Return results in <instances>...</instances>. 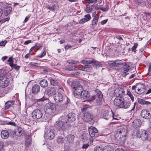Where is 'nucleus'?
<instances>
[{
    "instance_id": "nucleus-1",
    "label": "nucleus",
    "mask_w": 151,
    "mask_h": 151,
    "mask_svg": "<svg viewBox=\"0 0 151 151\" xmlns=\"http://www.w3.org/2000/svg\"><path fill=\"white\" fill-rule=\"evenodd\" d=\"M82 63L83 64H84V65L81 66L80 67V70L87 72L90 71L91 69V65L89 64L93 63V66L96 68L97 67H101L102 66L100 62L96 61L94 59L83 60L82 61Z\"/></svg>"
},
{
    "instance_id": "nucleus-2",
    "label": "nucleus",
    "mask_w": 151,
    "mask_h": 151,
    "mask_svg": "<svg viewBox=\"0 0 151 151\" xmlns=\"http://www.w3.org/2000/svg\"><path fill=\"white\" fill-rule=\"evenodd\" d=\"M54 98L56 102L63 103L61 105V106L64 109L67 108L68 105L70 101L67 96H63L60 93H56L54 96Z\"/></svg>"
},
{
    "instance_id": "nucleus-3",
    "label": "nucleus",
    "mask_w": 151,
    "mask_h": 151,
    "mask_svg": "<svg viewBox=\"0 0 151 151\" xmlns=\"http://www.w3.org/2000/svg\"><path fill=\"white\" fill-rule=\"evenodd\" d=\"M67 124V122H65V120L62 116L55 122L54 124V126L57 130L64 131L68 127Z\"/></svg>"
},
{
    "instance_id": "nucleus-4",
    "label": "nucleus",
    "mask_w": 151,
    "mask_h": 151,
    "mask_svg": "<svg viewBox=\"0 0 151 151\" xmlns=\"http://www.w3.org/2000/svg\"><path fill=\"white\" fill-rule=\"evenodd\" d=\"M56 106L54 104L49 103L47 105L45 112L48 114L54 115L56 114Z\"/></svg>"
},
{
    "instance_id": "nucleus-5",
    "label": "nucleus",
    "mask_w": 151,
    "mask_h": 151,
    "mask_svg": "<svg viewBox=\"0 0 151 151\" xmlns=\"http://www.w3.org/2000/svg\"><path fill=\"white\" fill-rule=\"evenodd\" d=\"M63 119L67 123V125L69 126L70 123L74 122L76 119V116L74 113H69L67 116H62Z\"/></svg>"
},
{
    "instance_id": "nucleus-6",
    "label": "nucleus",
    "mask_w": 151,
    "mask_h": 151,
    "mask_svg": "<svg viewBox=\"0 0 151 151\" xmlns=\"http://www.w3.org/2000/svg\"><path fill=\"white\" fill-rule=\"evenodd\" d=\"M73 91L74 92L75 97L79 98L80 96L83 91V89L81 86L78 85L76 87H73Z\"/></svg>"
},
{
    "instance_id": "nucleus-7",
    "label": "nucleus",
    "mask_w": 151,
    "mask_h": 151,
    "mask_svg": "<svg viewBox=\"0 0 151 151\" xmlns=\"http://www.w3.org/2000/svg\"><path fill=\"white\" fill-rule=\"evenodd\" d=\"M43 116V114L42 111L39 109L34 110L32 112V116L35 119H39L42 118Z\"/></svg>"
},
{
    "instance_id": "nucleus-8",
    "label": "nucleus",
    "mask_w": 151,
    "mask_h": 151,
    "mask_svg": "<svg viewBox=\"0 0 151 151\" xmlns=\"http://www.w3.org/2000/svg\"><path fill=\"white\" fill-rule=\"evenodd\" d=\"M110 67L113 69H115L116 67L122 64L121 60H117L114 61H110L108 62Z\"/></svg>"
},
{
    "instance_id": "nucleus-9",
    "label": "nucleus",
    "mask_w": 151,
    "mask_h": 151,
    "mask_svg": "<svg viewBox=\"0 0 151 151\" xmlns=\"http://www.w3.org/2000/svg\"><path fill=\"white\" fill-rule=\"evenodd\" d=\"M45 137L50 139H53L55 137V133L52 130L50 129L46 131L44 134Z\"/></svg>"
},
{
    "instance_id": "nucleus-10",
    "label": "nucleus",
    "mask_w": 151,
    "mask_h": 151,
    "mask_svg": "<svg viewBox=\"0 0 151 151\" xmlns=\"http://www.w3.org/2000/svg\"><path fill=\"white\" fill-rule=\"evenodd\" d=\"M83 119L86 122H89L91 121L93 119V115L89 112H86L84 114Z\"/></svg>"
},
{
    "instance_id": "nucleus-11",
    "label": "nucleus",
    "mask_w": 151,
    "mask_h": 151,
    "mask_svg": "<svg viewBox=\"0 0 151 151\" xmlns=\"http://www.w3.org/2000/svg\"><path fill=\"white\" fill-rule=\"evenodd\" d=\"M125 91L122 88H118L116 89L114 91V94L116 97L117 96L122 97L124 95Z\"/></svg>"
},
{
    "instance_id": "nucleus-12",
    "label": "nucleus",
    "mask_w": 151,
    "mask_h": 151,
    "mask_svg": "<svg viewBox=\"0 0 151 151\" xmlns=\"http://www.w3.org/2000/svg\"><path fill=\"white\" fill-rule=\"evenodd\" d=\"M45 93L49 96H52L56 94V91L55 88L52 87H49L47 88L45 90Z\"/></svg>"
},
{
    "instance_id": "nucleus-13",
    "label": "nucleus",
    "mask_w": 151,
    "mask_h": 151,
    "mask_svg": "<svg viewBox=\"0 0 151 151\" xmlns=\"http://www.w3.org/2000/svg\"><path fill=\"white\" fill-rule=\"evenodd\" d=\"M141 116L146 119H150L151 117V114L149 111L147 110H143L141 113Z\"/></svg>"
},
{
    "instance_id": "nucleus-14",
    "label": "nucleus",
    "mask_w": 151,
    "mask_h": 151,
    "mask_svg": "<svg viewBox=\"0 0 151 151\" xmlns=\"http://www.w3.org/2000/svg\"><path fill=\"white\" fill-rule=\"evenodd\" d=\"M123 100H124V99L122 97L117 96L116 97L114 101V105L116 106H119L120 108Z\"/></svg>"
},
{
    "instance_id": "nucleus-15",
    "label": "nucleus",
    "mask_w": 151,
    "mask_h": 151,
    "mask_svg": "<svg viewBox=\"0 0 151 151\" xmlns=\"http://www.w3.org/2000/svg\"><path fill=\"white\" fill-rule=\"evenodd\" d=\"M141 124V120L139 119H136L133 122L132 126L134 128H138L140 127Z\"/></svg>"
},
{
    "instance_id": "nucleus-16",
    "label": "nucleus",
    "mask_w": 151,
    "mask_h": 151,
    "mask_svg": "<svg viewBox=\"0 0 151 151\" xmlns=\"http://www.w3.org/2000/svg\"><path fill=\"white\" fill-rule=\"evenodd\" d=\"M25 139V145L27 147H29L31 143V134L30 133H27L26 134Z\"/></svg>"
},
{
    "instance_id": "nucleus-17",
    "label": "nucleus",
    "mask_w": 151,
    "mask_h": 151,
    "mask_svg": "<svg viewBox=\"0 0 151 151\" xmlns=\"http://www.w3.org/2000/svg\"><path fill=\"white\" fill-rule=\"evenodd\" d=\"M101 116L104 119L108 120L111 117V115L109 114V111L106 110H103L101 113Z\"/></svg>"
},
{
    "instance_id": "nucleus-18",
    "label": "nucleus",
    "mask_w": 151,
    "mask_h": 151,
    "mask_svg": "<svg viewBox=\"0 0 151 151\" xmlns=\"http://www.w3.org/2000/svg\"><path fill=\"white\" fill-rule=\"evenodd\" d=\"M40 86L36 84L34 85L32 88V92L34 94H37L40 92Z\"/></svg>"
},
{
    "instance_id": "nucleus-19",
    "label": "nucleus",
    "mask_w": 151,
    "mask_h": 151,
    "mask_svg": "<svg viewBox=\"0 0 151 151\" xmlns=\"http://www.w3.org/2000/svg\"><path fill=\"white\" fill-rule=\"evenodd\" d=\"M131 104V102L130 101H124L123 100L120 108L125 109H127L130 106Z\"/></svg>"
},
{
    "instance_id": "nucleus-20",
    "label": "nucleus",
    "mask_w": 151,
    "mask_h": 151,
    "mask_svg": "<svg viewBox=\"0 0 151 151\" xmlns=\"http://www.w3.org/2000/svg\"><path fill=\"white\" fill-rule=\"evenodd\" d=\"M10 66L14 69L17 71H18L20 67V66H18L17 64H14L13 60L12 57H10Z\"/></svg>"
},
{
    "instance_id": "nucleus-21",
    "label": "nucleus",
    "mask_w": 151,
    "mask_h": 151,
    "mask_svg": "<svg viewBox=\"0 0 151 151\" xmlns=\"http://www.w3.org/2000/svg\"><path fill=\"white\" fill-rule=\"evenodd\" d=\"M22 129L20 127H18V128L16 129L15 130L14 132L13 135L17 136H20L22 134ZM14 137V136H10V137Z\"/></svg>"
},
{
    "instance_id": "nucleus-22",
    "label": "nucleus",
    "mask_w": 151,
    "mask_h": 151,
    "mask_svg": "<svg viewBox=\"0 0 151 151\" xmlns=\"http://www.w3.org/2000/svg\"><path fill=\"white\" fill-rule=\"evenodd\" d=\"M99 17L98 14H96L94 17L92 21V25L91 27L92 28H94L96 26L97 24L98 20Z\"/></svg>"
},
{
    "instance_id": "nucleus-23",
    "label": "nucleus",
    "mask_w": 151,
    "mask_h": 151,
    "mask_svg": "<svg viewBox=\"0 0 151 151\" xmlns=\"http://www.w3.org/2000/svg\"><path fill=\"white\" fill-rule=\"evenodd\" d=\"M75 137L73 135L69 134L67 135L65 138L67 142L69 143H72L74 140Z\"/></svg>"
},
{
    "instance_id": "nucleus-24",
    "label": "nucleus",
    "mask_w": 151,
    "mask_h": 151,
    "mask_svg": "<svg viewBox=\"0 0 151 151\" xmlns=\"http://www.w3.org/2000/svg\"><path fill=\"white\" fill-rule=\"evenodd\" d=\"M90 96V94L89 92L87 91H83L81 94L80 98L81 99H85L88 98Z\"/></svg>"
},
{
    "instance_id": "nucleus-25",
    "label": "nucleus",
    "mask_w": 151,
    "mask_h": 151,
    "mask_svg": "<svg viewBox=\"0 0 151 151\" xmlns=\"http://www.w3.org/2000/svg\"><path fill=\"white\" fill-rule=\"evenodd\" d=\"M141 134L140 138L143 140H147L148 138L147 132L145 130H141Z\"/></svg>"
},
{
    "instance_id": "nucleus-26",
    "label": "nucleus",
    "mask_w": 151,
    "mask_h": 151,
    "mask_svg": "<svg viewBox=\"0 0 151 151\" xmlns=\"http://www.w3.org/2000/svg\"><path fill=\"white\" fill-rule=\"evenodd\" d=\"M127 130L125 128H121L117 130V132L119 133L122 137H125L126 135Z\"/></svg>"
},
{
    "instance_id": "nucleus-27",
    "label": "nucleus",
    "mask_w": 151,
    "mask_h": 151,
    "mask_svg": "<svg viewBox=\"0 0 151 151\" xmlns=\"http://www.w3.org/2000/svg\"><path fill=\"white\" fill-rule=\"evenodd\" d=\"M132 134L133 136H135L137 137L140 138L141 134V130L135 129L133 130Z\"/></svg>"
},
{
    "instance_id": "nucleus-28",
    "label": "nucleus",
    "mask_w": 151,
    "mask_h": 151,
    "mask_svg": "<svg viewBox=\"0 0 151 151\" xmlns=\"http://www.w3.org/2000/svg\"><path fill=\"white\" fill-rule=\"evenodd\" d=\"M1 135L3 139H6L9 136V133L6 130H3L1 132Z\"/></svg>"
},
{
    "instance_id": "nucleus-29",
    "label": "nucleus",
    "mask_w": 151,
    "mask_h": 151,
    "mask_svg": "<svg viewBox=\"0 0 151 151\" xmlns=\"http://www.w3.org/2000/svg\"><path fill=\"white\" fill-rule=\"evenodd\" d=\"M48 82L47 80L45 79L41 80L40 82V84L42 87L45 88L48 85Z\"/></svg>"
},
{
    "instance_id": "nucleus-30",
    "label": "nucleus",
    "mask_w": 151,
    "mask_h": 151,
    "mask_svg": "<svg viewBox=\"0 0 151 151\" xmlns=\"http://www.w3.org/2000/svg\"><path fill=\"white\" fill-rule=\"evenodd\" d=\"M137 84L139 86V87L141 93H143L145 91L146 88L145 84L142 83H138Z\"/></svg>"
},
{
    "instance_id": "nucleus-31",
    "label": "nucleus",
    "mask_w": 151,
    "mask_h": 151,
    "mask_svg": "<svg viewBox=\"0 0 151 151\" xmlns=\"http://www.w3.org/2000/svg\"><path fill=\"white\" fill-rule=\"evenodd\" d=\"M129 66H126L124 68H123V73L124 75V76H126L128 74V73H126L128 72L129 70Z\"/></svg>"
},
{
    "instance_id": "nucleus-32",
    "label": "nucleus",
    "mask_w": 151,
    "mask_h": 151,
    "mask_svg": "<svg viewBox=\"0 0 151 151\" xmlns=\"http://www.w3.org/2000/svg\"><path fill=\"white\" fill-rule=\"evenodd\" d=\"M56 141L59 144L62 143L64 141L63 138L61 136H58L56 139Z\"/></svg>"
},
{
    "instance_id": "nucleus-33",
    "label": "nucleus",
    "mask_w": 151,
    "mask_h": 151,
    "mask_svg": "<svg viewBox=\"0 0 151 151\" xmlns=\"http://www.w3.org/2000/svg\"><path fill=\"white\" fill-rule=\"evenodd\" d=\"M50 83L51 85L55 86L58 84V81L56 80H55L54 79H51L50 80Z\"/></svg>"
},
{
    "instance_id": "nucleus-34",
    "label": "nucleus",
    "mask_w": 151,
    "mask_h": 151,
    "mask_svg": "<svg viewBox=\"0 0 151 151\" xmlns=\"http://www.w3.org/2000/svg\"><path fill=\"white\" fill-rule=\"evenodd\" d=\"M91 127H90L88 130V131L89 135L91 137H94L95 136H96V135L95 134V133L93 132V131H92V130H91Z\"/></svg>"
},
{
    "instance_id": "nucleus-35",
    "label": "nucleus",
    "mask_w": 151,
    "mask_h": 151,
    "mask_svg": "<svg viewBox=\"0 0 151 151\" xmlns=\"http://www.w3.org/2000/svg\"><path fill=\"white\" fill-rule=\"evenodd\" d=\"M127 94L130 98L132 101H134V97L131 92L130 91H128Z\"/></svg>"
},
{
    "instance_id": "nucleus-36",
    "label": "nucleus",
    "mask_w": 151,
    "mask_h": 151,
    "mask_svg": "<svg viewBox=\"0 0 151 151\" xmlns=\"http://www.w3.org/2000/svg\"><path fill=\"white\" fill-rule=\"evenodd\" d=\"M84 18L86 19L87 22H88L90 20L91 18V15L89 14H88L84 16Z\"/></svg>"
},
{
    "instance_id": "nucleus-37",
    "label": "nucleus",
    "mask_w": 151,
    "mask_h": 151,
    "mask_svg": "<svg viewBox=\"0 0 151 151\" xmlns=\"http://www.w3.org/2000/svg\"><path fill=\"white\" fill-rule=\"evenodd\" d=\"M138 44L137 43H134V45L131 48L132 50L134 51V52H135L136 51V49L137 47Z\"/></svg>"
},
{
    "instance_id": "nucleus-38",
    "label": "nucleus",
    "mask_w": 151,
    "mask_h": 151,
    "mask_svg": "<svg viewBox=\"0 0 151 151\" xmlns=\"http://www.w3.org/2000/svg\"><path fill=\"white\" fill-rule=\"evenodd\" d=\"M94 151H103V150L101 147L98 146L95 148Z\"/></svg>"
},
{
    "instance_id": "nucleus-39",
    "label": "nucleus",
    "mask_w": 151,
    "mask_h": 151,
    "mask_svg": "<svg viewBox=\"0 0 151 151\" xmlns=\"http://www.w3.org/2000/svg\"><path fill=\"white\" fill-rule=\"evenodd\" d=\"M92 11V8H90V6L88 5L87 6L86 9V11L87 13H89Z\"/></svg>"
},
{
    "instance_id": "nucleus-40",
    "label": "nucleus",
    "mask_w": 151,
    "mask_h": 151,
    "mask_svg": "<svg viewBox=\"0 0 151 151\" xmlns=\"http://www.w3.org/2000/svg\"><path fill=\"white\" fill-rule=\"evenodd\" d=\"M86 22H87V21L86 20V19L84 18H83L79 21V23L80 24H83Z\"/></svg>"
},
{
    "instance_id": "nucleus-41",
    "label": "nucleus",
    "mask_w": 151,
    "mask_h": 151,
    "mask_svg": "<svg viewBox=\"0 0 151 151\" xmlns=\"http://www.w3.org/2000/svg\"><path fill=\"white\" fill-rule=\"evenodd\" d=\"M97 0H84L85 2L88 3H92L96 1Z\"/></svg>"
},
{
    "instance_id": "nucleus-42",
    "label": "nucleus",
    "mask_w": 151,
    "mask_h": 151,
    "mask_svg": "<svg viewBox=\"0 0 151 151\" xmlns=\"http://www.w3.org/2000/svg\"><path fill=\"white\" fill-rule=\"evenodd\" d=\"M137 91H135L136 93L139 94H141L142 93H141L140 89L139 88V86L137 84Z\"/></svg>"
},
{
    "instance_id": "nucleus-43",
    "label": "nucleus",
    "mask_w": 151,
    "mask_h": 151,
    "mask_svg": "<svg viewBox=\"0 0 151 151\" xmlns=\"http://www.w3.org/2000/svg\"><path fill=\"white\" fill-rule=\"evenodd\" d=\"M144 100L141 99L139 98L138 99V103L141 104H144Z\"/></svg>"
},
{
    "instance_id": "nucleus-44",
    "label": "nucleus",
    "mask_w": 151,
    "mask_h": 151,
    "mask_svg": "<svg viewBox=\"0 0 151 151\" xmlns=\"http://www.w3.org/2000/svg\"><path fill=\"white\" fill-rule=\"evenodd\" d=\"M91 127V129L92 131H93V132H94L95 134L97 133L98 132V130L95 127Z\"/></svg>"
},
{
    "instance_id": "nucleus-45",
    "label": "nucleus",
    "mask_w": 151,
    "mask_h": 151,
    "mask_svg": "<svg viewBox=\"0 0 151 151\" xmlns=\"http://www.w3.org/2000/svg\"><path fill=\"white\" fill-rule=\"evenodd\" d=\"M97 95V96L99 98H102L103 97V95L102 94V93L100 91H99Z\"/></svg>"
},
{
    "instance_id": "nucleus-46",
    "label": "nucleus",
    "mask_w": 151,
    "mask_h": 151,
    "mask_svg": "<svg viewBox=\"0 0 151 151\" xmlns=\"http://www.w3.org/2000/svg\"><path fill=\"white\" fill-rule=\"evenodd\" d=\"M46 54V51H44L42 54L38 56V57L40 58H41L44 56Z\"/></svg>"
},
{
    "instance_id": "nucleus-47",
    "label": "nucleus",
    "mask_w": 151,
    "mask_h": 151,
    "mask_svg": "<svg viewBox=\"0 0 151 151\" xmlns=\"http://www.w3.org/2000/svg\"><path fill=\"white\" fill-rule=\"evenodd\" d=\"M135 3L138 5L140 4L143 2L142 0H135Z\"/></svg>"
},
{
    "instance_id": "nucleus-48",
    "label": "nucleus",
    "mask_w": 151,
    "mask_h": 151,
    "mask_svg": "<svg viewBox=\"0 0 151 151\" xmlns=\"http://www.w3.org/2000/svg\"><path fill=\"white\" fill-rule=\"evenodd\" d=\"M7 42V41L6 40L1 41V42H0V46H4Z\"/></svg>"
},
{
    "instance_id": "nucleus-49",
    "label": "nucleus",
    "mask_w": 151,
    "mask_h": 151,
    "mask_svg": "<svg viewBox=\"0 0 151 151\" xmlns=\"http://www.w3.org/2000/svg\"><path fill=\"white\" fill-rule=\"evenodd\" d=\"M148 74L149 75H151V64L150 63L149 66L148 72Z\"/></svg>"
},
{
    "instance_id": "nucleus-50",
    "label": "nucleus",
    "mask_w": 151,
    "mask_h": 151,
    "mask_svg": "<svg viewBox=\"0 0 151 151\" xmlns=\"http://www.w3.org/2000/svg\"><path fill=\"white\" fill-rule=\"evenodd\" d=\"M72 47V46L69 45H67L65 46V50H68L69 49H71Z\"/></svg>"
},
{
    "instance_id": "nucleus-51",
    "label": "nucleus",
    "mask_w": 151,
    "mask_h": 151,
    "mask_svg": "<svg viewBox=\"0 0 151 151\" xmlns=\"http://www.w3.org/2000/svg\"><path fill=\"white\" fill-rule=\"evenodd\" d=\"M108 21V19H106L103 20L102 21H101V23L102 25H104V24H106Z\"/></svg>"
},
{
    "instance_id": "nucleus-52",
    "label": "nucleus",
    "mask_w": 151,
    "mask_h": 151,
    "mask_svg": "<svg viewBox=\"0 0 151 151\" xmlns=\"http://www.w3.org/2000/svg\"><path fill=\"white\" fill-rule=\"evenodd\" d=\"M80 73V72L78 71V70H76L74 72H73L72 73V74L74 75H78Z\"/></svg>"
},
{
    "instance_id": "nucleus-53",
    "label": "nucleus",
    "mask_w": 151,
    "mask_h": 151,
    "mask_svg": "<svg viewBox=\"0 0 151 151\" xmlns=\"http://www.w3.org/2000/svg\"><path fill=\"white\" fill-rule=\"evenodd\" d=\"M29 65L32 66H37L38 65L37 63H35L34 62H30L29 64Z\"/></svg>"
},
{
    "instance_id": "nucleus-54",
    "label": "nucleus",
    "mask_w": 151,
    "mask_h": 151,
    "mask_svg": "<svg viewBox=\"0 0 151 151\" xmlns=\"http://www.w3.org/2000/svg\"><path fill=\"white\" fill-rule=\"evenodd\" d=\"M137 84L136 86H134L132 87V89L133 91V92H135V91H136V89L137 88Z\"/></svg>"
},
{
    "instance_id": "nucleus-55",
    "label": "nucleus",
    "mask_w": 151,
    "mask_h": 151,
    "mask_svg": "<svg viewBox=\"0 0 151 151\" xmlns=\"http://www.w3.org/2000/svg\"><path fill=\"white\" fill-rule=\"evenodd\" d=\"M32 42V40H27L25 41L24 43V45H27L29 44L30 43Z\"/></svg>"
},
{
    "instance_id": "nucleus-56",
    "label": "nucleus",
    "mask_w": 151,
    "mask_h": 151,
    "mask_svg": "<svg viewBox=\"0 0 151 151\" xmlns=\"http://www.w3.org/2000/svg\"><path fill=\"white\" fill-rule=\"evenodd\" d=\"M95 99V96H92L88 100L89 101H93Z\"/></svg>"
},
{
    "instance_id": "nucleus-57",
    "label": "nucleus",
    "mask_w": 151,
    "mask_h": 151,
    "mask_svg": "<svg viewBox=\"0 0 151 151\" xmlns=\"http://www.w3.org/2000/svg\"><path fill=\"white\" fill-rule=\"evenodd\" d=\"M68 69L69 71H73L75 70L76 68L74 67H69L68 68Z\"/></svg>"
},
{
    "instance_id": "nucleus-58",
    "label": "nucleus",
    "mask_w": 151,
    "mask_h": 151,
    "mask_svg": "<svg viewBox=\"0 0 151 151\" xmlns=\"http://www.w3.org/2000/svg\"><path fill=\"white\" fill-rule=\"evenodd\" d=\"M47 8L49 9L50 10H52L53 11H55V9L53 6H48Z\"/></svg>"
},
{
    "instance_id": "nucleus-59",
    "label": "nucleus",
    "mask_w": 151,
    "mask_h": 151,
    "mask_svg": "<svg viewBox=\"0 0 151 151\" xmlns=\"http://www.w3.org/2000/svg\"><path fill=\"white\" fill-rule=\"evenodd\" d=\"M88 145H89L88 144H84L83 145L82 148L84 149H86L88 147Z\"/></svg>"
},
{
    "instance_id": "nucleus-60",
    "label": "nucleus",
    "mask_w": 151,
    "mask_h": 151,
    "mask_svg": "<svg viewBox=\"0 0 151 151\" xmlns=\"http://www.w3.org/2000/svg\"><path fill=\"white\" fill-rule=\"evenodd\" d=\"M9 10H5L4 14L6 16L8 15L9 14Z\"/></svg>"
},
{
    "instance_id": "nucleus-61",
    "label": "nucleus",
    "mask_w": 151,
    "mask_h": 151,
    "mask_svg": "<svg viewBox=\"0 0 151 151\" xmlns=\"http://www.w3.org/2000/svg\"><path fill=\"white\" fill-rule=\"evenodd\" d=\"M99 9H100L101 10L103 11L104 12H106L107 11V10L106 9V8L104 7H99Z\"/></svg>"
},
{
    "instance_id": "nucleus-62",
    "label": "nucleus",
    "mask_w": 151,
    "mask_h": 151,
    "mask_svg": "<svg viewBox=\"0 0 151 151\" xmlns=\"http://www.w3.org/2000/svg\"><path fill=\"white\" fill-rule=\"evenodd\" d=\"M4 146V143L3 142L0 141V150Z\"/></svg>"
},
{
    "instance_id": "nucleus-63",
    "label": "nucleus",
    "mask_w": 151,
    "mask_h": 151,
    "mask_svg": "<svg viewBox=\"0 0 151 151\" xmlns=\"http://www.w3.org/2000/svg\"><path fill=\"white\" fill-rule=\"evenodd\" d=\"M115 38L120 40H123L122 37L120 35H117L115 37Z\"/></svg>"
},
{
    "instance_id": "nucleus-64",
    "label": "nucleus",
    "mask_w": 151,
    "mask_h": 151,
    "mask_svg": "<svg viewBox=\"0 0 151 151\" xmlns=\"http://www.w3.org/2000/svg\"><path fill=\"white\" fill-rule=\"evenodd\" d=\"M115 151H124L122 148H119L116 149L115 150Z\"/></svg>"
}]
</instances>
